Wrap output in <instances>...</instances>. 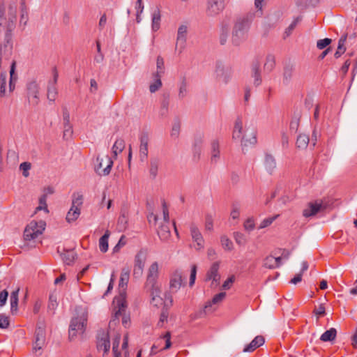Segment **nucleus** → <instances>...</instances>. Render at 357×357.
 Segmentation results:
<instances>
[{
	"label": "nucleus",
	"mask_w": 357,
	"mask_h": 357,
	"mask_svg": "<svg viewBox=\"0 0 357 357\" xmlns=\"http://www.w3.org/2000/svg\"><path fill=\"white\" fill-rule=\"evenodd\" d=\"M17 8L15 2L0 6V34H4L5 40H11V33L15 28Z\"/></svg>",
	"instance_id": "1"
},
{
	"label": "nucleus",
	"mask_w": 357,
	"mask_h": 357,
	"mask_svg": "<svg viewBox=\"0 0 357 357\" xmlns=\"http://www.w3.org/2000/svg\"><path fill=\"white\" fill-rule=\"evenodd\" d=\"M254 17L253 13H248L236 17L233 23L231 37L233 45L238 46L247 40Z\"/></svg>",
	"instance_id": "2"
},
{
	"label": "nucleus",
	"mask_w": 357,
	"mask_h": 357,
	"mask_svg": "<svg viewBox=\"0 0 357 357\" xmlns=\"http://www.w3.org/2000/svg\"><path fill=\"white\" fill-rule=\"evenodd\" d=\"M158 278V264L153 262L149 268L145 287L152 296V303L154 305L161 304L162 302V298L160 296V289L157 283Z\"/></svg>",
	"instance_id": "3"
},
{
	"label": "nucleus",
	"mask_w": 357,
	"mask_h": 357,
	"mask_svg": "<svg viewBox=\"0 0 357 357\" xmlns=\"http://www.w3.org/2000/svg\"><path fill=\"white\" fill-rule=\"evenodd\" d=\"M114 317L110 321V324L119 320L120 317L122 319V324L125 328L130 326V319L128 314H126L127 303L126 298L121 294L118 298H115L114 301Z\"/></svg>",
	"instance_id": "4"
},
{
	"label": "nucleus",
	"mask_w": 357,
	"mask_h": 357,
	"mask_svg": "<svg viewBox=\"0 0 357 357\" xmlns=\"http://www.w3.org/2000/svg\"><path fill=\"white\" fill-rule=\"evenodd\" d=\"M45 222L43 220L31 221L25 228L24 238L26 241L35 240L41 235L45 228Z\"/></svg>",
	"instance_id": "5"
},
{
	"label": "nucleus",
	"mask_w": 357,
	"mask_h": 357,
	"mask_svg": "<svg viewBox=\"0 0 357 357\" xmlns=\"http://www.w3.org/2000/svg\"><path fill=\"white\" fill-rule=\"evenodd\" d=\"M83 204V196L80 194H74L73 196L72 206L66 215L68 222L75 221L80 215V208Z\"/></svg>",
	"instance_id": "6"
},
{
	"label": "nucleus",
	"mask_w": 357,
	"mask_h": 357,
	"mask_svg": "<svg viewBox=\"0 0 357 357\" xmlns=\"http://www.w3.org/2000/svg\"><path fill=\"white\" fill-rule=\"evenodd\" d=\"M87 318L86 316L82 315L81 317L72 319L69 328V338L73 339L78 332L83 333L86 325Z\"/></svg>",
	"instance_id": "7"
},
{
	"label": "nucleus",
	"mask_w": 357,
	"mask_h": 357,
	"mask_svg": "<svg viewBox=\"0 0 357 357\" xmlns=\"http://www.w3.org/2000/svg\"><path fill=\"white\" fill-rule=\"evenodd\" d=\"M96 162L95 170L99 175L105 176L109 174L113 165V161L109 156L106 155L105 158H101L97 157Z\"/></svg>",
	"instance_id": "8"
},
{
	"label": "nucleus",
	"mask_w": 357,
	"mask_h": 357,
	"mask_svg": "<svg viewBox=\"0 0 357 357\" xmlns=\"http://www.w3.org/2000/svg\"><path fill=\"white\" fill-rule=\"evenodd\" d=\"M215 73L216 79L225 84L229 82L232 75L231 68L221 63H217Z\"/></svg>",
	"instance_id": "9"
},
{
	"label": "nucleus",
	"mask_w": 357,
	"mask_h": 357,
	"mask_svg": "<svg viewBox=\"0 0 357 357\" xmlns=\"http://www.w3.org/2000/svg\"><path fill=\"white\" fill-rule=\"evenodd\" d=\"M26 92L29 102L33 105H37L39 103V86L37 82H29L26 85Z\"/></svg>",
	"instance_id": "10"
},
{
	"label": "nucleus",
	"mask_w": 357,
	"mask_h": 357,
	"mask_svg": "<svg viewBox=\"0 0 357 357\" xmlns=\"http://www.w3.org/2000/svg\"><path fill=\"white\" fill-rule=\"evenodd\" d=\"M45 344V326L41 324L38 325L35 332V342L33 343V350L36 353L40 350Z\"/></svg>",
	"instance_id": "11"
},
{
	"label": "nucleus",
	"mask_w": 357,
	"mask_h": 357,
	"mask_svg": "<svg viewBox=\"0 0 357 357\" xmlns=\"http://www.w3.org/2000/svg\"><path fill=\"white\" fill-rule=\"evenodd\" d=\"M326 208V204H324L323 201H316L315 202H310L308 206L303 211V216L307 218L316 215L318 212L322 211Z\"/></svg>",
	"instance_id": "12"
},
{
	"label": "nucleus",
	"mask_w": 357,
	"mask_h": 357,
	"mask_svg": "<svg viewBox=\"0 0 357 357\" xmlns=\"http://www.w3.org/2000/svg\"><path fill=\"white\" fill-rule=\"evenodd\" d=\"M259 58H255L251 63V76L254 78V85L255 86H259L262 82Z\"/></svg>",
	"instance_id": "13"
},
{
	"label": "nucleus",
	"mask_w": 357,
	"mask_h": 357,
	"mask_svg": "<svg viewBox=\"0 0 357 357\" xmlns=\"http://www.w3.org/2000/svg\"><path fill=\"white\" fill-rule=\"evenodd\" d=\"M224 0H208L206 12L208 15H218L224 9Z\"/></svg>",
	"instance_id": "14"
},
{
	"label": "nucleus",
	"mask_w": 357,
	"mask_h": 357,
	"mask_svg": "<svg viewBox=\"0 0 357 357\" xmlns=\"http://www.w3.org/2000/svg\"><path fill=\"white\" fill-rule=\"evenodd\" d=\"M190 234L193 241L196 243L195 248L197 250L203 249L204 247V240L198 228L194 225L190 226Z\"/></svg>",
	"instance_id": "15"
},
{
	"label": "nucleus",
	"mask_w": 357,
	"mask_h": 357,
	"mask_svg": "<svg viewBox=\"0 0 357 357\" xmlns=\"http://www.w3.org/2000/svg\"><path fill=\"white\" fill-rule=\"evenodd\" d=\"M295 73V66L293 64L288 63L284 65L282 71V84L287 86L293 80Z\"/></svg>",
	"instance_id": "16"
},
{
	"label": "nucleus",
	"mask_w": 357,
	"mask_h": 357,
	"mask_svg": "<svg viewBox=\"0 0 357 357\" xmlns=\"http://www.w3.org/2000/svg\"><path fill=\"white\" fill-rule=\"evenodd\" d=\"M187 33H188V26L186 25L182 24L178 27V32H177L176 48L179 47L180 52H181L182 50L185 47Z\"/></svg>",
	"instance_id": "17"
},
{
	"label": "nucleus",
	"mask_w": 357,
	"mask_h": 357,
	"mask_svg": "<svg viewBox=\"0 0 357 357\" xmlns=\"http://www.w3.org/2000/svg\"><path fill=\"white\" fill-rule=\"evenodd\" d=\"M220 267V262L216 261L214 262L210 269L208 271L206 275V280H213V282H215V284H219V280L220 279V275L218 273V270Z\"/></svg>",
	"instance_id": "18"
},
{
	"label": "nucleus",
	"mask_w": 357,
	"mask_h": 357,
	"mask_svg": "<svg viewBox=\"0 0 357 357\" xmlns=\"http://www.w3.org/2000/svg\"><path fill=\"white\" fill-rule=\"evenodd\" d=\"M183 284L182 274L176 271L171 276L169 288L172 292H176Z\"/></svg>",
	"instance_id": "19"
},
{
	"label": "nucleus",
	"mask_w": 357,
	"mask_h": 357,
	"mask_svg": "<svg viewBox=\"0 0 357 357\" xmlns=\"http://www.w3.org/2000/svg\"><path fill=\"white\" fill-rule=\"evenodd\" d=\"M58 73L56 69H54V79L52 83H50L47 87V98L50 101H54L56 98L58 91L56 86L57 79H58Z\"/></svg>",
	"instance_id": "20"
},
{
	"label": "nucleus",
	"mask_w": 357,
	"mask_h": 357,
	"mask_svg": "<svg viewBox=\"0 0 357 357\" xmlns=\"http://www.w3.org/2000/svg\"><path fill=\"white\" fill-rule=\"evenodd\" d=\"M241 144L242 146H247L248 145H254L257 143L256 131L255 129H252L249 132V129H247L245 133L242 136Z\"/></svg>",
	"instance_id": "21"
},
{
	"label": "nucleus",
	"mask_w": 357,
	"mask_h": 357,
	"mask_svg": "<svg viewBox=\"0 0 357 357\" xmlns=\"http://www.w3.org/2000/svg\"><path fill=\"white\" fill-rule=\"evenodd\" d=\"M149 137L144 134L140 137L139 157L142 161H145L148 156Z\"/></svg>",
	"instance_id": "22"
},
{
	"label": "nucleus",
	"mask_w": 357,
	"mask_h": 357,
	"mask_svg": "<svg viewBox=\"0 0 357 357\" xmlns=\"http://www.w3.org/2000/svg\"><path fill=\"white\" fill-rule=\"evenodd\" d=\"M265 340L262 335L256 336L252 342L246 345L243 349V352H252L256 349L264 344Z\"/></svg>",
	"instance_id": "23"
},
{
	"label": "nucleus",
	"mask_w": 357,
	"mask_h": 357,
	"mask_svg": "<svg viewBox=\"0 0 357 357\" xmlns=\"http://www.w3.org/2000/svg\"><path fill=\"white\" fill-rule=\"evenodd\" d=\"M162 339L165 340V346L162 349V350H166L171 347L172 342H171V333L170 332H167L163 337L159 340L160 342H158V344H154L151 347V354H157L159 346L160 344V342H162Z\"/></svg>",
	"instance_id": "24"
},
{
	"label": "nucleus",
	"mask_w": 357,
	"mask_h": 357,
	"mask_svg": "<svg viewBox=\"0 0 357 357\" xmlns=\"http://www.w3.org/2000/svg\"><path fill=\"white\" fill-rule=\"evenodd\" d=\"M281 264V257H274L272 255L267 256L263 261V266L269 269L278 268Z\"/></svg>",
	"instance_id": "25"
},
{
	"label": "nucleus",
	"mask_w": 357,
	"mask_h": 357,
	"mask_svg": "<svg viewBox=\"0 0 357 357\" xmlns=\"http://www.w3.org/2000/svg\"><path fill=\"white\" fill-rule=\"evenodd\" d=\"M6 43L0 46V56L4 61L9 60L13 52V45L10 40H5Z\"/></svg>",
	"instance_id": "26"
},
{
	"label": "nucleus",
	"mask_w": 357,
	"mask_h": 357,
	"mask_svg": "<svg viewBox=\"0 0 357 357\" xmlns=\"http://www.w3.org/2000/svg\"><path fill=\"white\" fill-rule=\"evenodd\" d=\"M98 349H103L105 354H107L110 349V342L107 333H102L100 337H98L97 342Z\"/></svg>",
	"instance_id": "27"
},
{
	"label": "nucleus",
	"mask_w": 357,
	"mask_h": 357,
	"mask_svg": "<svg viewBox=\"0 0 357 357\" xmlns=\"http://www.w3.org/2000/svg\"><path fill=\"white\" fill-rule=\"evenodd\" d=\"M151 27L153 31H157L160 27L161 11L159 7H156L151 15Z\"/></svg>",
	"instance_id": "28"
},
{
	"label": "nucleus",
	"mask_w": 357,
	"mask_h": 357,
	"mask_svg": "<svg viewBox=\"0 0 357 357\" xmlns=\"http://www.w3.org/2000/svg\"><path fill=\"white\" fill-rule=\"evenodd\" d=\"M264 166L269 174H272L276 168V161L274 157L268 153L265 155Z\"/></svg>",
	"instance_id": "29"
},
{
	"label": "nucleus",
	"mask_w": 357,
	"mask_h": 357,
	"mask_svg": "<svg viewBox=\"0 0 357 357\" xmlns=\"http://www.w3.org/2000/svg\"><path fill=\"white\" fill-rule=\"evenodd\" d=\"M158 235L161 241H167L171 236L169 224H162L158 230Z\"/></svg>",
	"instance_id": "30"
},
{
	"label": "nucleus",
	"mask_w": 357,
	"mask_h": 357,
	"mask_svg": "<svg viewBox=\"0 0 357 357\" xmlns=\"http://www.w3.org/2000/svg\"><path fill=\"white\" fill-rule=\"evenodd\" d=\"M147 258V250L141 249L135 255V266H144Z\"/></svg>",
	"instance_id": "31"
},
{
	"label": "nucleus",
	"mask_w": 357,
	"mask_h": 357,
	"mask_svg": "<svg viewBox=\"0 0 357 357\" xmlns=\"http://www.w3.org/2000/svg\"><path fill=\"white\" fill-rule=\"evenodd\" d=\"M16 62L15 61H13L10 70V81H9V90L10 92L13 91L15 87V83L17 79V75L15 74Z\"/></svg>",
	"instance_id": "32"
},
{
	"label": "nucleus",
	"mask_w": 357,
	"mask_h": 357,
	"mask_svg": "<svg viewBox=\"0 0 357 357\" xmlns=\"http://www.w3.org/2000/svg\"><path fill=\"white\" fill-rule=\"evenodd\" d=\"M63 261L65 264L70 265L71 264L75 257V252L73 250H64L63 252L61 253Z\"/></svg>",
	"instance_id": "33"
},
{
	"label": "nucleus",
	"mask_w": 357,
	"mask_h": 357,
	"mask_svg": "<svg viewBox=\"0 0 357 357\" xmlns=\"http://www.w3.org/2000/svg\"><path fill=\"white\" fill-rule=\"evenodd\" d=\"M226 296L225 292H220L213 296L211 301L207 302L204 306L205 312H206L208 310V308L212 306V305L218 304L222 301Z\"/></svg>",
	"instance_id": "34"
},
{
	"label": "nucleus",
	"mask_w": 357,
	"mask_h": 357,
	"mask_svg": "<svg viewBox=\"0 0 357 357\" xmlns=\"http://www.w3.org/2000/svg\"><path fill=\"white\" fill-rule=\"evenodd\" d=\"M159 165V159L154 158L150 160L149 174L153 179H155L157 176Z\"/></svg>",
	"instance_id": "35"
},
{
	"label": "nucleus",
	"mask_w": 357,
	"mask_h": 357,
	"mask_svg": "<svg viewBox=\"0 0 357 357\" xmlns=\"http://www.w3.org/2000/svg\"><path fill=\"white\" fill-rule=\"evenodd\" d=\"M130 276V269L128 268H122L120 280H119V287L122 289H125L127 287V284L129 280Z\"/></svg>",
	"instance_id": "36"
},
{
	"label": "nucleus",
	"mask_w": 357,
	"mask_h": 357,
	"mask_svg": "<svg viewBox=\"0 0 357 357\" xmlns=\"http://www.w3.org/2000/svg\"><path fill=\"white\" fill-rule=\"evenodd\" d=\"M347 34L343 35L338 41L337 49L334 54L335 58L340 57L346 51V48L344 47V43L347 40Z\"/></svg>",
	"instance_id": "37"
},
{
	"label": "nucleus",
	"mask_w": 357,
	"mask_h": 357,
	"mask_svg": "<svg viewBox=\"0 0 357 357\" xmlns=\"http://www.w3.org/2000/svg\"><path fill=\"white\" fill-rule=\"evenodd\" d=\"M337 335V331L334 328L325 331L320 337V340L323 342L333 341L335 339Z\"/></svg>",
	"instance_id": "38"
},
{
	"label": "nucleus",
	"mask_w": 357,
	"mask_h": 357,
	"mask_svg": "<svg viewBox=\"0 0 357 357\" xmlns=\"http://www.w3.org/2000/svg\"><path fill=\"white\" fill-rule=\"evenodd\" d=\"M110 231L106 230L105 234L99 239V248L102 252H106L108 250V238Z\"/></svg>",
	"instance_id": "39"
},
{
	"label": "nucleus",
	"mask_w": 357,
	"mask_h": 357,
	"mask_svg": "<svg viewBox=\"0 0 357 357\" xmlns=\"http://www.w3.org/2000/svg\"><path fill=\"white\" fill-rule=\"evenodd\" d=\"M243 130V122L240 118L236 120L234 131H233V139H241L242 137L241 133Z\"/></svg>",
	"instance_id": "40"
},
{
	"label": "nucleus",
	"mask_w": 357,
	"mask_h": 357,
	"mask_svg": "<svg viewBox=\"0 0 357 357\" xmlns=\"http://www.w3.org/2000/svg\"><path fill=\"white\" fill-rule=\"evenodd\" d=\"M211 161L216 162L220 158L219 142L217 139L211 142Z\"/></svg>",
	"instance_id": "41"
},
{
	"label": "nucleus",
	"mask_w": 357,
	"mask_h": 357,
	"mask_svg": "<svg viewBox=\"0 0 357 357\" xmlns=\"http://www.w3.org/2000/svg\"><path fill=\"white\" fill-rule=\"evenodd\" d=\"M125 142L123 139H117L112 146V153L114 158L124 149Z\"/></svg>",
	"instance_id": "42"
},
{
	"label": "nucleus",
	"mask_w": 357,
	"mask_h": 357,
	"mask_svg": "<svg viewBox=\"0 0 357 357\" xmlns=\"http://www.w3.org/2000/svg\"><path fill=\"white\" fill-rule=\"evenodd\" d=\"M309 137L306 135L301 134L298 136L296 145L297 148L304 149L307 148L309 144Z\"/></svg>",
	"instance_id": "43"
},
{
	"label": "nucleus",
	"mask_w": 357,
	"mask_h": 357,
	"mask_svg": "<svg viewBox=\"0 0 357 357\" xmlns=\"http://www.w3.org/2000/svg\"><path fill=\"white\" fill-rule=\"evenodd\" d=\"M275 66V58L273 54L267 55L266 58V62L264 66L265 70L268 73L271 72Z\"/></svg>",
	"instance_id": "44"
},
{
	"label": "nucleus",
	"mask_w": 357,
	"mask_h": 357,
	"mask_svg": "<svg viewBox=\"0 0 357 357\" xmlns=\"http://www.w3.org/2000/svg\"><path fill=\"white\" fill-rule=\"evenodd\" d=\"M301 20H302L301 16H298L293 20V22L291 23V24L286 29V30L284 33V38L289 37L291 34L292 31L296 28L298 23H299Z\"/></svg>",
	"instance_id": "45"
},
{
	"label": "nucleus",
	"mask_w": 357,
	"mask_h": 357,
	"mask_svg": "<svg viewBox=\"0 0 357 357\" xmlns=\"http://www.w3.org/2000/svg\"><path fill=\"white\" fill-rule=\"evenodd\" d=\"M153 77L154 82L149 86V90L151 93H154L158 91L162 86L160 75H153Z\"/></svg>",
	"instance_id": "46"
},
{
	"label": "nucleus",
	"mask_w": 357,
	"mask_h": 357,
	"mask_svg": "<svg viewBox=\"0 0 357 357\" xmlns=\"http://www.w3.org/2000/svg\"><path fill=\"white\" fill-rule=\"evenodd\" d=\"M19 290L20 289H17V290L13 291L10 295V308L12 312L14 310L17 311V310Z\"/></svg>",
	"instance_id": "47"
},
{
	"label": "nucleus",
	"mask_w": 357,
	"mask_h": 357,
	"mask_svg": "<svg viewBox=\"0 0 357 357\" xmlns=\"http://www.w3.org/2000/svg\"><path fill=\"white\" fill-rule=\"evenodd\" d=\"M229 30L230 29L228 24H223L222 26L221 33L220 36V42L221 45H225L226 43Z\"/></svg>",
	"instance_id": "48"
},
{
	"label": "nucleus",
	"mask_w": 357,
	"mask_h": 357,
	"mask_svg": "<svg viewBox=\"0 0 357 357\" xmlns=\"http://www.w3.org/2000/svg\"><path fill=\"white\" fill-rule=\"evenodd\" d=\"M156 66H157V71L155 73H153V75H160V76H162V75L164 74V73H165V67H164V60L160 56H158L157 57Z\"/></svg>",
	"instance_id": "49"
},
{
	"label": "nucleus",
	"mask_w": 357,
	"mask_h": 357,
	"mask_svg": "<svg viewBox=\"0 0 357 357\" xmlns=\"http://www.w3.org/2000/svg\"><path fill=\"white\" fill-rule=\"evenodd\" d=\"M180 129H181V122L179 120L177 119L174 122V123L172 125L171 136L172 137L177 138L179 135Z\"/></svg>",
	"instance_id": "50"
},
{
	"label": "nucleus",
	"mask_w": 357,
	"mask_h": 357,
	"mask_svg": "<svg viewBox=\"0 0 357 357\" xmlns=\"http://www.w3.org/2000/svg\"><path fill=\"white\" fill-rule=\"evenodd\" d=\"M222 246L227 250H231L233 249V243L226 236H222L220 238Z\"/></svg>",
	"instance_id": "51"
},
{
	"label": "nucleus",
	"mask_w": 357,
	"mask_h": 357,
	"mask_svg": "<svg viewBox=\"0 0 357 357\" xmlns=\"http://www.w3.org/2000/svg\"><path fill=\"white\" fill-rule=\"evenodd\" d=\"M47 195L44 194L41 195L39 198V206L36 208V211H41L43 209L45 210L46 212L48 211L47 206Z\"/></svg>",
	"instance_id": "52"
},
{
	"label": "nucleus",
	"mask_w": 357,
	"mask_h": 357,
	"mask_svg": "<svg viewBox=\"0 0 357 357\" xmlns=\"http://www.w3.org/2000/svg\"><path fill=\"white\" fill-rule=\"evenodd\" d=\"M234 237L236 243L239 245H244L247 243L245 235L241 232H235L234 234Z\"/></svg>",
	"instance_id": "53"
},
{
	"label": "nucleus",
	"mask_w": 357,
	"mask_h": 357,
	"mask_svg": "<svg viewBox=\"0 0 357 357\" xmlns=\"http://www.w3.org/2000/svg\"><path fill=\"white\" fill-rule=\"evenodd\" d=\"M63 128H64V130H63V139H68L70 137H71L72 135H73V128H72V126L70 124V123H63Z\"/></svg>",
	"instance_id": "54"
},
{
	"label": "nucleus",
	"mask_w": 357,
	"mask_h": 357,
	"mask_svg": "<svg viewBox=\"0 0 357 357\" xmlns=\"http://www.w3.org/2000/svg\"><path fill=\"white\" fill-rule=\"evenodd\" d=\"M31 165L30 162H24L20 164V169L22 172V175L24 177H28L29 175V171L31 169Z\"/></svg>",
	"instance_id": "55"
},
{
	"label": "nucleus",
	"mask_w": 357,
	"mask_h": 357,
	"mask_svg": "<svg viewBox=\"0 0 357 357\" xmlns=\"http://www.w3.org/2000/svg\"><path fill=\"white\" fill-rule=\"evenodd\" d=\"M278 217V215L273 216V217L267 218L264 219L261 222V224H260V225L259 227V229H263V228L267 227L268 226L271 225L273 223V222L275 220H276V218Z\"/></svg>",
	"instance_id": "56"
},
{
	"label": "nucleus",
	"mask_w": 357,
	"mask_h": 357,
	"mask_svg": "<svg viewBox=\"0 0 357 357\" xmlns=\"http://www.w3.org/2000/svg\"><path fill=\"white\" fill-rule=\"evenodd\" d=\"M331 41H332L331 39L328 38L321 39V40H319L317 43V47L319 50H323L325 47H326L328 45H330Z\"/></svg>",
	"instance_id": "57"
},
{
	"label": "nucleus",
	"mask_w": 357,
	"mask_h": 357,
	"mask_svg": "<svg viewBox=\"0 0 357 357\" xmlns=\"http://www.w3.org/2000/svg\"><path fill=\"white\" fill-rule=\"evenodd\" d=\"M196 275H197V266L195 264H193L191 268V272H190V282L189 285L190 287H192L195 284V279H196Z\"/></svg>",
	"instance_id": "58"
},
{
	"label": "nucleus",
	"mask_w": 357,
	"mask_h": 357,
	"mask_svg": "<svg viewBox=\"0 0 357 357\" xmlns=\"http://www.w3.org/2000/svg\"><path fill=\"white\" fill-rule=\"evenodd\" d=\"M244 229L248 231L255 229V221L253 218H248L244 222Z\"/></svg>",
	"instance_id": "59"
},
{
	"label": "nucleus",
	"mask_w": 357,
	"mask_h": 357,
	"mask_svg": "<svg viewBox=\"0 0 357 357\" xmlns=\"http://www.w3.org/2000/svg\"><path fill=\"white\" fill-rule=\"evenodd\" d=\"M240 215V208L238 204H233L232 206V210L231 212V217L234 220L238 219Z\"/></svg>",
	"instance_id": "60"
},
{
	"label": "nucleus",
	"mask_w": 357,
	"mask_h": 357,
	"mask_svg": "<svg viewBox=\"0 0 357 357\" xmlns=\"http://www.w3.org/2000/svg\"><path fill=\"white\" fill-rule=\"evenodd\" d=\"M9 319L8 317L4 314H0V328H7L9 326Z\"/></svg>",
	"instance_id": "61"
},
{
	"label": "nucleus",
	"mask_w": 357,
	"mask_h": 357,
	"mask_svg": "<svg viewBox=\"0 0 357 357\" xmlns=\"http://www.w3.org/2000/svg\"><path fill=\"white\" fill-rule=\"evenodd\" d=\"M235 280L234 275H231L225 280L222 286L224 289H229L231 288V284L234 283Z\"/></svg>",
	"instance_id": "62"
},
{
	"label": "nucleus",
	"mask_w": 357,
	"mask_h": 357,
	"mask_svg": "<svg viewBox=\"0 0 357 357\" xmlns=\"http://www.w3.org/2000/svg\"><path fill=\"white\" fill-rule=\"evenodd\" d=\"M187 93V86H186V82L185 80H183L182 84L179 89V93L178 96L181 98H183L185 96Z\"/></svg>",
	"instance_id": "63"
},
{
	"label": "nucleus",
	"mask_w": 357,
	"mask_h": 357,
	"mask_svg": "<svg viewBox=\"0 0 357 357\" xmlns=\"http://www.w3.org/2000/svg\"><path fill=\"white\" fill-rule=\"evenodd\" d=\"M313 312L318 317L324 316L326 314L325 307L321 304L317 308H315Z\"/></svg>",
	"instance_id": "64"
}]
</instances>
